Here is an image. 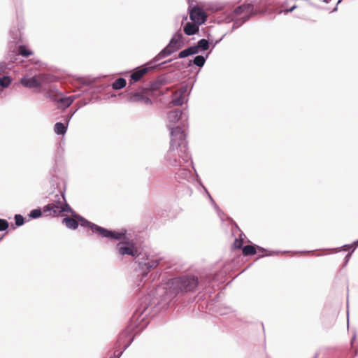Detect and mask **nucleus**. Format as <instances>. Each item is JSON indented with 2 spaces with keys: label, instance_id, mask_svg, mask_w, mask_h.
<instances>
[{
  "label": "nucleus",
  "instance_id": "nucleus-1",
  "mask_svg": "<svg viewBox=\"0 0 358 358\" xmlns=\"http://www.w3.org/2000/svg\"><path fill=\"white\" fill-rule=\"evenodd\" d=\"M164 159L169 166L175 167H182L190 161V155L187 151V142L186 138H183L180 130L171 131L170 147Z\"/></svg>",
  "mask_w": 358,
  "mask_h": 358
},
{
  "label": "nucleus",
  "instance_id": "nucleus-2",
  "mask_svg": "<svg viewBox=\"0 0 358 358\" xmlns=\"http://www.w3.org/2000/svg\"><path fill=\"white\" fill-rule=\"evenodd\" d=\"M198 285V278L195 276L185 275L171 279L165 287H159L158 292L164 294L163 300L174 298L179 293L193 291Z\"/></svg>",
  "mask_w": 358,
  "mask_h": 358
},
{
  "label": "nucleus",
  "instance_id": "nucleus-3",
  "mask_svg": "<svg viewBox=\"0 0 358 358\" xmlns=\"http://www.w3.org/2000/svg\"><path fill=\"white\" fill-rule=\"evenodd\" d=\"M43 212L47 216H57L64 212L74 213L66 201L64 193L61 190L50 194L49 203L43 208Z\"/></svg>",
  "mask_w": 358,
  "mask_h": 358
},
{
  "label": "nucleus",
  "instance_id": "nucleus-4",
  "mask_svg": "<svg viewBox=\"0 0 358 358\" xmlns=\"http://www.w3.org/2000/svg\"><path fill=\"white\" fill-rule=\"evenodd\" d=\"M161 261L162 258L152 252L144 251L138 253L135 258V262L141 272V280L147 276L151 269L156 268Z\"/></svg>",
  "mask_w": 358,
  "mask_h": 358
},
{
  "label": "nucleus",
  "instance_id": "nucleus-5",
  "mask_svg": "<svg viewBox=\"0 0 358 358\" xmlns=\"http://www.w3.org/2000/svg\"><path fill=\"white\" fill-rule=\"evenodd\" d=\"M76 217L82 227H89L93 233H96L103 238H108L115 240H120L124 236V233L108 230L85 220L82 216L77 215L75 212L71 213Z\"/></svg>",
  "mask_w": 358,
  "mask_h": 358
},
{
  "label": "nucleus",
  "instance_id": "nucleus-6",
  "mask_svg": "<svg viewBox=\"0 0 358 358\" xmlns=\"http://www.w3.org/2000/svg\"><path fill=\"white\" fill-rule=\"evenodd\" d=\"M167 118V127L170 131V136H171V131L173 130H180L183 135V138H186L187 120L183 118L182 110L176 109L170 111L168 113Z\"/></svg>",
  "mask_w": 358,
  "mask_h": 358
},
{
  "label": "nucleus",
  "instance_id": "nucleus-7",
  "mask_svg": "<svg viewBox=\"0 0 358 358\" xmlns=\"http://www.w3.org/2000/svg\"><path fill=\"white\" fill-rule=\"evenodd\" d=\"M184 45V37L180 31L176 32L169 44L154 57L153 62H157L161 59L171 55Z\"/></svg>",
  "mask_w": 358,
  "mask_h": 358
},
{
  "label": "nucleus",
  "instance_id": "nucleus-8",
  "mask_svg": "<svg viewBox=\"0 0 358 358\" xmlns=\"http://www.w3.org/2000/svg\"><path fill=\"white\" fill-rule=\"evenodd\" d=\"M116 250L121 256L129 255L136 258L138 254L136 248L128 242H120L117 245Z\"/></svg>",
  "mask_w": 358,
  "mask_h": 358
},
{
  "label": "nucleus",
  "instance_id": "nucleus-9",
  "mask_svg": "<svg viewBox=\"0 0 358 358\" xmlns=\"http://www.w3.org/2000/svg\"><path fill=\"white\" fill-rule=\"evenodd\" d=\"M133 329L131 327H127L124 330L120 335L117 341V345L120 346L123 345V351L125 350L133 341L132 336Z\"/></svg>",
  "mask_w": 358,
  "mask_h": 358
},
{
  "label": "nucleus",
  "instance_id": "nucleus-10",
  "mask_svg": "<svg viewBox=\"0 0 358 358\" xmlns=\"http://www.w3.org/2000/svg\"><path fill=\"white\" fill-rule=\"evenodd\" d=\"M253 7L251 4H244V5H241L238 7H237L234 11V14L236 15V16H238L239 15H241L243 13L245 14V15L243 17V20L242 21L241 23L238 24V20H236L234 23V27H239L242 23L246 22L249 18H250V13H251Z\"/></svg>",
  "mask_w": 358,
  "mask_h": 358
},
{
  "label": "nucleus",
  "instance_id": "nucleus-11",
  "mask_svg": "<svg viewBox=\"0 0 358 358\" xmlns=\"http://www.w3.org/2000/svg\"><path fill=\"white\" fill-rule=\"evenodd\" d=\"M43 78V75L38 76H33L31 78L24 77L21 80V83L28 88H35L41 86Z\"/></svg>",
  "mask_w": 358,
  "mask_h": 358
},
{
  "label": "nucleus",
  "instance_id": "nucleus-12",
  "mask_svg": "<svg viewBox=\"0 0 358 358\" xmlns=\"http://www.w3.org/2000/svg\"><path fill=\"white\" fill-rule=\"evenodd\" d=\"M207 16L203 10L194 8L190 12V19L195 23L201 24L206 20Z\"/></svg>",
  "mask_w": 358,
  "mask_h": 358
},
{
  "label": "nucleus",
  "instance_id": "nucleus-13",
  "mask_svg": "<svg viewBox=\"0 0 358 358\" xmlns=\"http://www.w3.org/2000/svg\"><path fill=\"white\" fill-rule=\"evenodd\" d=\"M256 249L258 250V252H260L259 257H264L267 255H271V254H264L265 250L257 245H246L243 248V254L245 256L255 255L257 252Z\"/></svg>",
  "mask_w": 358,
  "mask_h": 358
},
{
  "label": "nucleus",
  "instance_id": "nucleus-14",
  "mask_svg": "<svg viewBox=\"0 0 358 358\" xmlns=\"http://www.w3.org/2000/svg\"><path fill=\"white\" fill-rule=\"evenodd\" d=\"M130 101L132 102H139L145 105H152V100L148 97L144 96L143 94L136 92L130 96Z\"/></svg>",
  "mask_w": 358,
  "mask_h": 358
},
{
  "label": "nucleus",
  "instance_id": "nucleus-15",
  "mask_svg": "<svg viewBox=\"0 0 358 358\" xmlns=\"http://www.w3.org/2000/svg\"><path fill=\"white\" fill-rule=\"evenodd\" d=\"M178 178L180 179L186 180L187 181L194 180V176L192 171L183 166L180 167L178 171L176 173Z\"/></svg>",
  "mask_w": 358,
  "mask_h": 358
},
{
  "label": "nucleus",
  "instance_id": "nucleus-16",
  "mask_svg": "<svg viewBox=\"0 0 358 358\" xmlns=\"http://www.w3.org/2000/svg\"><path fill=\"white\" fill-rule=\"evenodd\" d=\"M148 70H149V68L144 67V68H141V69L136 71L135 72L131 73V75L130 76L131 79H130L129 83H131V82H133V83L138 82V80H140L141 77L143 76H144L148 71Z\"/></svg>",
  "mask_w": 358,
  "mask_h": 358
},
{
  "label": "nucleus",
  "instance_id": "nucleus-17",
  "mask_svg": "<svg viewBox=\"0 0 358 358\" xmlns=\"http://www.w3.org/2000/svg\"><path fill=\"white\" fill-rule=\"evenodd\" d=\"M62 222L66 226L67 228L71 229H76L78 227V220L75 217H67L63 219Z\"/></svg>",
  "mask_w": 358,
  "mask_h": 358
},
{
  "label": "nucleus",
  "instance_id": "nucleus-18",
  "mask_svg": "<svg viewBox=\"0 0 358 358\" xmlns=\"http://www.w3.org/2000/svg\"><path fill=\"white\" fill-rule=\"evenodd\" d=\"M199 30L198 25L188 22L184 27V31L187 36H192L196 34Z\"/></svg>",
  "mask_w": 358,
  "mask_h": 358
},
{
  "label": "nucleus",
  "instance_id": "nucleus-19",
  "mask_svg": "<svg viewBox=\"0 0 358 358\" xmlns=\"http://www.w3.org/2000/svg\"><path fill=\"white\" fill-rule=\"evenodd\" d=\"M127 82L124 78H120L117 79L112 85L114 90H121L126 86Z\"/></svg>",
  "mask_w": 358,
  "mask_h": 358
},
{
  "label": "nucleus",
  "instance_id": "nucleus-20",
  "mask_svg": "<svg viewBox=\"0 0 358 358\" xmlns=\"http://www.w3.org/2000/svg\"><path fill=\"white\" fill-rule=\"evenodd\" d=\"M67 127L62 122H57L55 125V132L59 135H63L66 133Z\"/></svg>",
  "mask_w": 358,
  "mask_h": 358
},
{
  "label": "nucleus",
  "instance_id": "nucleus-21",
  "mask_svg": "<svg viewBox=\"0 0 358 358\" xmlns=\"http://www.w3.org/2000/svg\"><path fill=\"white\" fill-rule=\"evenodd\" d=\"M73 100L74 98L73 96L61 97L58 99V102H59L64 108H67L72 104Z\"/></svg>",
  "mask_w": 358,
  "mask_h": 358
},
{
  "label": "nucleus",
  "instance_id": "nucleus-22",
  "mask_svg": "<svg viewBox=\"0 0 358 358\" xmlns=\"http://www.w3.org/2000/svg\"><path fill=\"white\" fill-rule=\"evenodd\" d=\"M185 92V90H183L178 97L173 99L172 103L174 106H182L183 104L184 101H185V96H184Z\"/></svg>",
  "mask_w": 358,
  "mask_h": 358
},
{
  "label": "nucleus",
  "instance_id": "nucleus-23",
  "mask_svg": "<svg viewBox=\"0 0 358 358\" xmlns=\"http://www.w3.org/2000/svg\"><path fill=\"white\" fill-rule=\"evenodd\" d=\"M196 46L198 47V49H201V50H206L209 48V42L206 39H201L198 41Z\"/></svg>",
  "mask_w": 358,
  "mask_h": 358
},
{
  "label": "nucleus",
  "instance_id": "nucleus-24",
  "mask_svg": "<svg viewBox=\"0 0 358 358\" xmlns=\"http://www.w3.org/2000/svg\"><path fill=\"white\" fill-rule=\"evenodd\" d=\"M206 62V58L202 55L196 56L193 60L194 65L199 67H202Z\"/></svg>",
  "mask_w": 358,
  "mask_h": 358
},
{
  "label": "nucleus",
  "instance_id": "nucleus-25",
  "mask_svg": "<svg viewBox=\"0 0 358 358\" xmlns=\"http://www.w3.org/2000/svg\"><path fill=\"white\" fill-rule=\"evenodd\" d=\"M355 244H358V242L357 241L356 242L354 243L353 245H345L343 247L345 248V250H348V249H350V248H352V250L351 252H349L346 256H345V264L348 263V262L349 261V259H350L351 257V255H352V252L355 250V249L356 248V245Z\"/></svg>",
  "mask_w": 358,
  "mask_h": 358
},
{
  "label": "nucleus",
  "instance_id": "nucleus-26",
  "mask_svg": "<svg viewBox=\"0 0 358 358\" xmlns=\"http://www.w3.org/2000/svg\"><path fill=\"white\" fill-rule=\"evenodd\" d=\"M19 54L23 57H29L33 55V52L27 50L24 45H20Z\"/></svg>",
  "mask_w": 358,
  "mask_h": 358
},
{
  "label": "nucleus",
  "instance_id": "nucleus-27",
  "mask_svg": "<svg viewBox=\"0 0 358 358\" xmlns=\"http://www.w3.org/2000/svg\"><path fill=\"white\" fill-rule=\"evenodd\" d=\"M11 80L8 76L0 78V85L3 87H7L10 84Z\"/></svg>",
  "mask_w": 358,
  "mask_h": 358
},
{
  "label": "nucleus",
  "instance_id": "nucleus-28",
  "mask_svg": "<svg viewBox=\"0 0 358 358\" xmlns=\"http://www.w3.org/2000/svg\"><path fill=\"white\" fill-rule=\"evenodd\" d=\"M42 215V211L41 209H34L32 210L29 213V217L33 219L38 218L41 217Z\"/></svg>",
  "mask_w": 358,
  "mask_h": 358
},
{
  "label": "nucleus",
  "instance_id": "nucleus-29",
  "mask_svg": "<svg viewBox=\"0 0 358 358\" xmlns=\"http://www.w3.org/2000/svg\"><path fill=\"white\" fill-rule=\"evenodd\" d=\"M202 187H203V189H205V192H206L208 196L209 197L210 199V201L211 202V203L213 205L215 209L217 210V212L218 213V214L220 213V208H218V206H217V204L215 203V201L213 200V199L212 198V196L210 195V194L208 193V192L207 191V189L205 188V187L203 185H202Z\"/></svg>",
  "mask_w": 358,
  "mask_h": 358
},
{
  "label": "nucleus",
  "instance_id": "nucleus-30",
  "mask_svg": "<svg viewBox=\"0 0 358 358\" xmlns=\"http://www.w3.org/2000/svg\"><path fill=\"white\" fill-rule=\"evenodd\" d=\"M15 221L17 226H22L24 224V217L21 215H15Z\"/></svg>",
  "mask_w": 358,
  "mask_h": 358
},
{
  "label": "nucleus",
  "instance_id": "nucleus-31",
  "mask_svg": "<svg viewBox=\"0 0 358 358\" xmlns=\"http://www.w3.org/2000/svg\"><path fill=\"white\" fill-rule=\"evenodd\" d=\"M8 227V222L6 220L0 219V231H5Z\"/></svg>",
  "mask_w": 358,
  "mask_h": 358
},
{
  "label": "nucleus",
  "instance_id": "nucleus-32",
  "mask_svg": "<svg viewBox=\"0 0 358 358\" xmlns=\"http://www.w3.org/2000/svg\"><path fill=\"white\" fill-rule=\"evenodd\" d=\"M189 55H191L189 54V50H188V48H186L179 52L178 57L179 58H185Z\"/></svg>",
  "mask_w": 358,
  "mask_h": 358
},
{
  "label": "nucleus",
  "instance_id": "nucleus-33",
  "mask_svg": "<svg viewBox=\"0 0 358 358\" xmlns=\"http://www.w3.org/2000/svg\"><path fill=\"white\" fill-rule=\"evenodd\" d=\"M234 248H241L243 245V239L241 237L239 239H235L234 243Z\"/></svg>",
  "mask_w": 358,
  "mask_h": 358
},
{
  "label": "nucleus",
  "instance_id": "nucleus-34",
  "mask_svg": "<svg viewBox=\"0 0 358 358\" xmlns=\"http://www.w3.org/2000/svg\"><path fill=\"white\" fill-rule=\"evenodd\" d=\"M191 55H195L199 52L198 47L196 45L190 46L187 48Z\"/></svg>",
  "mask_w": 358,
  "mask_h": 358
},
{
  "label": "nucleus",
  "instance_id": "nucleus-35",
  "mask_svg": "<svg viewBox=\"0 0 358 358\" xmlns=\"http://www.w3.org/2000/svg\"><path fill=\"white\" fill-rule=\"evenodd\" d=\"M6 70V64L4 62L0 63V74L3 73Z\"/></svg>",
  "mask_w": 358,
  "mask_h": 358
},
{
  "label": "nucleus",
  "instance_id": "nucleus-36",
  "mask_svg": "<svg viewBox=\"0 0 358 358\" xmlns=\"http://www.w3.org/2000/svg\"><path fill=\"white\" fill-rule=\"evenodd\" d=\"M13 34H14V36L13 37V38L14 40H16L19 37V35H20V31L19 30H15V31H13Z\"/></svg>",
  "mask_w": 358,
  "mask_h": 358
},
{
  "label": "nucleus",
  "instance_id": "nucleus-37",
  "mask_svg": "<svg viewBox=\"0 0 358 358\" xmlns=\"http://www.w3.org/2000/svg\"><path fill=\"white\" fill-rule=\"evenodd\" d=\"M296 8V6L294 5L289 8L284 10L283 12H285V13H287L289 12L293 11Z\"/></svg>",
  "mask_w": 358,
  "mask_h": 358
},
{
  "label": "nucleus",
  "instance_id": "nucleus-38",
  "mask_svg": "<svg viewBox=\"0 0 358 358\" xmlns=\"http://www.w3.org/2000/svg\"><path fill=\"white\" fill-rule=\"evenodd\" d=\"M122 352H123V351H121V352H118V353H117V351H115V352H114V355H115V356H116V357H117V358H120V356L122 355Z\"/></svg>",
  "mask_w": 358,
  "mask_h": 358
},
{
  "label": "nucleus",
  "instance_id": "nucleus-39",
  "mask_svg": "<svg viewBox=\"0 0 358 358\" xmlns=\"http://www.w3.org/2000/svg\"><path fill=\"white\" fill-rule=\"evenodd\" d=\"M355 338H356V335L354 334L353 337H352V339L351 341V345H353V343L354 341H355Z\"/></svg>",
  "mask_w": 358,
  "mask_h": 358
},
{
  "label": "nucleus",
  "instance_id": "nucleus-40",
  "mask_svg": "<svg viewBox=\"0 0 358 358\" xmlns=\"http://www.w3.org/2000/svg\"><path fill=\"white\" fill-rule=\"evenodd\" d=\"M171 60H169V61H166V62H164L162 63V64H166L167 62H170Z\"/></svg>",
  "mask_w": 358,
  "mask_h": 358
},
{
  "label": "nucleus",
  "instance_id": "nucleus-41",
  "mask_svg": "<svg viewBox=\"0 0 358 358\" xmlns=\"http://www.w3.org/2000/svg\"><path fill=\"white\" fill-rule=\"evenodd\" d=\"M357 242H358V240H357Z\"/></svg>",
  "mask_w": 358,
  "mask_h": 358
}]
</instances>
